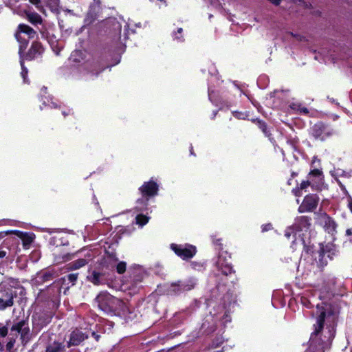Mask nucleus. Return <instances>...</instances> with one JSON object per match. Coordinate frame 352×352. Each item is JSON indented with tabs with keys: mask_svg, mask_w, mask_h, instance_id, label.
Instances as JSON below:
<instances>
[{
	"mask_svg": "<svg viewBox=\"0 0 352 352\" xmlns=\"http://www.w3.org/2000/svg\"><path fill=\"white\" fill-rule=\"evenodd\" d=\"M317 320L316 323L314 324V331L311 334V340L312 342L316 338H318L320 342L318 344L320 348L317 352H324L325 349L330 346L336 334V323L333 316H326L324 307L318 305L316 307Z\"/></svg>",
	"mask_w": 352,
	"mask_h": 352,
	"instance_id": "nucleus-1",
	"label": "nucleus"
},
{
	"mask_svg": "<svg viewBox=\"0 0 352 352\" xmlns=\"http://www.w3.org/2000/svg\"><path fill=\"white\" fill-rule=\"evenodd\" d=\"M334 133V130L323 122H318L311 128V134L316 140L324 141Z\"/></svg>",
	"mask_w": 352,
	"mask_h": 352,
	"instance_id": "nucleus-2",
	"label": "nucleus"
},
{
	"mask_svg": "<svg viewBox=\"0 0 352 352\" xmlns=\"http://www.w3.org/2000/svg\"><path fill=\"white\" fill-rule=\"evenodd\" d=\"M27 35L28 38H33L36 35V32L29 25L20 24L18 26V31L15 34L16 40L20 43L19 53H22L28 45V41L21 36V34Z\"/></svg>",
	"mask_w": 352,
	"mask_h": 352,
	"instance_id": "nucleus-3",
	"label": "nucleus"
},
{
	"mask_svg": "<svg viewBox=\"0 0 352 352\" xmlns=\"http://www.w3.org/2000/svg\"><path fill=\"white\" fill-rule=\"evenodd\" d=\"M96 300L98 301V302L99 304L98 305L99 307L103 310H105V311L108 310V309L107 307H105L104 302V300H107V301H109L110 302H116L118 303V306L120 307L121 314L123 316H126L127 314L131 313L129 307L126 303L123 302L122 301H120L118 299H116V298H113L111 296L101 294V295H99L97 296Z\"/></svg>",
	"mask_w": 352,
	"mask_h": 352,
	"instance_id": "nucleus-4",
	"label": "nucleus"
},
{
	"mask_svg": "<svg viewBox=\"0 0 352 352\" xmlns=\"http://www.w3.org/2000/svg\"><path fill=\"white\" fill-rule=\"evenodd\" d=\"M171 249L175 253L183 259H188L195 254L196 248L191 245H177L171 244Z\"/></svg>",
	"mask_w": 352,
	"mask_h": 352,
	"instance_id": "nucleus-5",
	"label": "nucleus"
},
{
	"mask_svg": "<svg viewBox=\"0 0 352 352\" xmlns=\"http://www.w3.org/2000/svg\"><path fill=\"white\" fill-rule=\"evenodd\" d=\"M319 202V197L316 195H308L305 197L302 204L298 208L299 212H311L316 208Z\"/></svg>",
	"mask_w": 352,
	"mask_h": 352,
	"instance_id": "nucleus-6",
	"label": "nucleus"
},
{
	"mask_svg": "<svg viewBox=\"0 0 352 352\" xmlns=\"http://www.w3.org/2000/svg\"><path fill=\"white\" fill-rule=\"evenodd\" d=\"M16 294L11 289H2L0 288V311H3L14 305V298Z\"/></svg>",
	"mask_w": 352,
	"mask_h": 352,
	"instance_id": "nucleus-7",
	"label": "nucleus"
},
{
	"mask_svg": "<svg viewBox=\"0 0 352 352\" xmlns=\"http://www.w3.org/2000/svg\"><path fill=\"white\" fill-rule=\"evenodd\" d=\"M318 221L328 233L333 235L336 232V222L326 213H322L318 216Z\"/></svg>",
	"mask_w": 352,
	"mask_h": 352,
	"instance_id": "nucleus-8",
	"label": "nucleus"
},
{
	"mask_svg": "<svg viewBox=\"0 0 352 352\" xmlns=\"http://www.w3.org/2000/svg\"><path fill=\"white\" fill-rule=\"evenodd\" d=\"M196 281L194 279H190L186 281H179L178 283H172L170 285V292L174 294H179L182 292L189 291L194 288Z\"/></svg>",
	"mask_w": 352,
	"mask_h": 352,
	"instance_id": "nucleus-9",
	"label": "nucleus"
},
{
	"mask_svg": "<svg viewBox=\"0 0 352 352\" xmlns=\"http://www.w3.org/2000/svg\"><path fill=\"white\" fill-rule=\"evenodd\" d=\"M295 228L296 234L298 232H307L311 226L310 219L306 216L298 217L295 219L294 223Z\"/></svg>",
	"mask_w": 352,
	"mask_h": 352,
	"instance_id": "nucleus-10",
	"label": "nucleus"
},
{
	"mask_svg": "<svg viewBox=\"0 0 352 352\" xmlns=\"http://www.w3.org/2000/svg\"><path fill=\"white\" fill-rule=\"evenodd\" d=\"M140 190L143 196H154L157 192L158 186L156 183L151 181L145 182L140 188Z\"/></svg>",
	"mask_w": 352,
	"mask_h": 352,
	"instance_id": "nucleus-11",
	"label": "nucleus"
},
{
	"mask_svg": "<svg viewBox=\"0 0 352 352\" xmlns=\"http://www.w3.org/2000/svg\"><path fill=\"white\" fill-rule=\"evenodd\" d=\"M88 336L79 330L74 331L70 336L68 342V347L71 346L78 345L81 342L87 338Z\"/></svg>",
	"mask_w": 352,
	"mask_h": 352,
	"instance_id": "nucleus-12",
	"label": "nucleus"
},
{
	"mask_svg": "<svg viewBox=\"0 0 352 352\" xmlns=\"http://www.w3.org/2000/svg\"><path fill=\"white\" fill-rule=\"evenodd\" d=\"M44 49L42 45L40 43L35 41L32 44L26 57L28 59H32L41 55Z\"/></svg>",
	"mask_w": 352,
	"mask_h": 352,
	"instance_id": "nucleus-13",
	"label": "nucleus"
},
{
	"mask_svg": "<svg viewBox=\"0 0 352 352\" xmlns=\"http://www.w3.org/2000/svg\"><path fill=\"white\" fill-rule=\"evenodd\" d=\"M91 260V258L90 256H86L85 258H79L78 260H76L74 261L69 263L67 265V268L69 270H78V269L84 267L85 265H86Z\"/></svg>",
	"mask_w": 352,
	"mask_h": 352,
	"instance_id": "nucleus-14",
	"label": "nucleus"
},
{
	"mask_svg": "<svg viewBox=\"0 0 352 352\" xmlns=\"http://www.w3.org/2000/svg\"><path fill=\"white\" fill-rule=\"evenodd\" d=\"M10 232L21 238L23 241V245H30L34 238L33 234L24 233L19 230H10Z\"/></svg>",
	"mask_w": 352,
	"mask_h": 352,
	"instance_id": "nucleus-15",
	"label": "nucleus"
},
{
	"mask_svg": "<svg viewBox=\"0 0 352 352\" xmlns=\"http://www.w3.org/2000/svg\"><path fill=\"white\" fill-rule=\"evenodd\" d=\"M25 14H26L27 19H28V21L30 23H32L33 24H37V23H41V21H42L41 17L37 13L25 11Z\"/></svg>",
	"mask_w": 352,
	"mask_h": 352,
	"instance_id": "nucleus-16",
	"label": "nucleus"
},
{
	"mask_svg": "<svg viewBox=\"0 0 352 352\" xmlns=\"http://www.w3.org/2000/svg\"><path fill=\"white\" fill-rule=\"evenodd\" d=\"M101 276H102V274L100 273L94 271L92 272L91 275H90L88 277V279L90 282H91L94 285H98L102 284V283L101 280Z\"/></svg>",
	"mask_w": 352,
	"mask_h": 352,
	"instance_id": "nucleus-17",
	"label": "nucleus"
},
{
	"mask_svg": "<svg viewBox=\"0 0 352 352\" xmlns=\"http://www.w3.org/2000/svg\"><path fill=\"white\" fill-rule=\"evenodd\" d=\"M64 347L61 343L54 342L47 348L46 352H63Z\"/></svg>",
	"mask_w": 352,
	"mask_h": 352,
	"instance_id": "nucleus-18",
	"label": "nucleus"
},
{
	"mask_svg": "<svg viewBox=\"0 0 352 352\" xmlns=\"http://www.w3.org/2000/svg\"><path fill=\"white\" fill-rule=\"evenodd\" d=\"M327 257H329V255L328 254L327 256H326V253L324 251L320 252L319 258L318 261L320 267L322 268L327 265Z\"/></svg>",
	"mask_w": 352,
	"mask_h": 352,
	"instance_id": "nucleus-19",
	"label": "nucleus"
},
{
	"mask_svg": "<svg viewBox=\"0 0 352 352\" xmlns=\"http://www.w3.org/2000/svg\"><path fill=\"white\" fill-rule=\"evenodd\" d=\"M310 186H313L312 181L310 178H309V179L307 181L302 182V183L300 184V188L297 189L296 190V192H295L296 196H300V195L299 193L300 190H306L307 188Z\"/></svg>",
	"mask_w": 352,
	"mask_h": 352,
	"instance_id": "nucleus-20",
	"label": "nucleus"
},
{
	"mask_svg": "<svg viewBox=\"0 0 352 352\" xmlns=\"http://www.w3.org/2000/svg\"><path fill=\"white\" fill-rule=\"evenodd\" d=\"M25 322L24 321H21V322H18L17 324H14L12 327L11 330L13 331H16L18 333H20L21 331H24L25 330Z\"/></svg>",
	"mask_w": 352,
	"mask_h": 352,
	"instance_id": "nucleus-21",
	"label": "nucleus"
},
{
	"mask_svg": "<svg viewBox=\"0 0 352 352\" xmlns=\"http://www.w3.org/2000/svg\"><path fill=\"white\" fill-rule=\"evenodd\" d=\"M47 5L52 12L58 11L59 0H47Z\"/></svg>",
	"mask_w": 352,
	"mask_h": 352,
	"instance_id": "nucleus-22",
	"label": "nucleus"
},
{
	"mask_svg": "<svg viewBox=\"0 0 352 352\" xmlns=\"http://www.w3.org/2000/svg\"><path fill=\"white\" fill-rule=\"evenodd\" d=\"M148 221V218L143 214H138L136 217V222L140 226H144Z\"/></svg>",
	"mask_w": 352,
	"mask_h": 352,
	"instance_id": "nucleus-23",
	"label": "nucleus"
},
{
	"mask_svg": "<svg viewBox=\"0 0 352 352\" xmlns=\"http://www.w3.org/2000/svg\"><path fill=\"white\" fill-rule=\"evenodd\" d=\"M29 1L35 6V7L36 8V9L40 11V12H44V8H43V6L41 5V1L40 0H29Z\"/></svg>",
	"mask_w": 352,
	"mask_h": 352,
	"instance_id": "nucleus-24",
	"label": "nucleus"
},
{
	"mask_svg": "<svg viewBox=\"0 0 352 352\" xmlns=\"http://www.w3.org/2000/svg\"><path fill=\"white\" fill-rule=\"evenodd\" d=\"M67 280L72 284L74 285L78 279V273L69 274L67 275Z\"/></svg>",
	"mask_w": 352,
	"mask_h": 352,
	"instance_id": "nucleus-25",
	"label": "nucleus"
},
{
	"mask_svg": "<svg viewBox=\"0 0 352 352\" xmlns=\"http://www.w3.org/2000/svg\"><path fill=\"white\" fill-rule=\"evenodd\" d=\"M117 272L119 274H122L126 271V263L124 262H120L116 267Z\"/></svg>",
	"mask_w": 352,
	"mask_h": 352,
	"instance_id": "nucleus-26",
	"label": "nucleus"
},
{
	"mask_svg": "<svg viewBox=\"0 0 352 352\" xmlns=\"http://www.w3.org/2000/svg\"><path fill=\"white\" fill-rule=\"evenodd\" d=\"M182 32H183L182 28H178L176 34L174 36V39L177 40L179 42L183 41L184 38H183V36H182Z\"/></svg>",
	"mask_w": 352,
	"mask_h": 352,
	"instance_id": "nucleus-27",
	"label": "nucleus"
},
{
	"mask_svg": "<svg viewBox=\"0 0 352 352\" xmlns=\"http://www.w3.org/2000/svg\"><path fill=\"white\" fill-rule=\"evenodd\" d=\"M294 234V235H296L297 234H296V230H295V228L294 227V226H291V227H289L287 228V230H285V235L287 238H289L290 236Z\"/></svg>",
	"mask_w": 352,
	"mask_h": 352,
	"instance_id": "nucleus-28",
	"label": "nucleus"
},
{
	"mask_svg": "<svg viewBox=\"0 0 352 352\" xmlns=\"http://www.w3.org/2000/svg\"><path fill=\"white\" fill-rule=\"evenodd\" d=\"M8 327L3 324L0 323V336L6 337L8 334Z\"/></svg>",
	"mask_w": 352,
	"mask_h": 352,
	"instance_id": "nucleus-29",
	"label": "nucleus"
},
{
	"mask_svg": "<svg viewBox=\"0 0 352 352\" xmlns=\"http://www.w3.org/2000/svg\"><path fill=\"white\" fill-rule=\"evenodd\" d=\"M21 69H22V71H21V76H22V77L23 78L24 82H25V78H26V76H27V74H28V69H27V68H25L24 67L23 60H21Z\"/></svg>",
	"mask_w": 352,
	"mask_h": 352,
	"instance_id": "nucleus-30",
	"label": "nucleus"
},
{
	"mask_svg": "<svg viewBox=\"0 0 352 352\" xmlns=\"http://www.w3.org/2000/svg\"><path fill=\"white\" fill-rule=\"evenodd\" d=\"M346 194L347 195V205L350 211L352 212V197L350 195H349L348 192L346 191Z\"/></svg>",
	"mask_w": 352,
	"mask_h": 352,
	"instance_id": "nucleus-31",
	"label": "nucleus"
},
{
	"mask_svg": "<svg viewBox=\"0 0 352 352\" xmlns=\"http://www.w3.org/2000/svg\"><path fill=\"white\" fill-rule=\"evenodd\" d=\"M320 175H321V172L318 169H315L309 173V178H310L311 179V177H313V176L320 177Z\"/></svg>",
	"mask_w": 352,
	"mask_h": 352,
	"instance_id": "nucleus-32",
	"label": "nucleus"
},
{
	"mask_svg": "<svg viewBox=\"0 0 352 352\" xmlns=\"http://www.w3.org/2000/svg\"><path fill=\"white\" fill-rule=\"evenodd\" d=\"M232 272V268L230 266H226L225 267V270H222V273L226 275H228V274H231Z\"/></svg>",
	"mask_w": 352,
	"mask_h": 352,
	"instance_id": "nucleus-33",
	"label": "nucleus"
},
{
	"mask_svg": "<svg viewBox=\"0 0 352 352\" xmlns=\"http://www.w3.org/2000/svg\"><path fill=\"white\" fill-rule=\"evenodd\" d=\"M147 199L146 200L142 199H138V204H142V206L138 208V210H142L144 209V206H146V202L147 201Z\"/></svg>",
	"mask_w": 352,
	"mask_h": 352,
	"instance_id": "nucleus-34",
	"label": "nucleus"
},
{
	"mask_svg": "<svg viewBox=\"0 0 352 352\" xmlns=\"http://www.w3.org/2000/svg\"><path fill=\"white\" fill-rule=\"evenodd\" d=\"M9 234H11L10 230L6 231V232H0V239L3 238L4 236H6V235H8Z\"/></svg>",
	"mask_w": 352,
	"mask_h": 352,
	"instance_id": "nucleus-35",
	"label": "nucleus"
},
{
	"mask_svg": "<svg viewBox=\"0 0 352 352\" xmlns=\"http://www.w3.org/2000/svg\"><path fill=\"white\" fill-rule=\"evenodd\" d=\"M29 332V329L25 327V330L24 331H21L20 333L21 335V337L24 338Z\"/></svg>",
	"mask_w": 352,
	"mask_h": 352,
	"instance_id": "nucleus-36",
	"label": "nucleus"
},
{
	"mask_svg": "<svg viewBox=\"0 0 352 352\" xmlns=\"http://www.w3.org/2000/svg\"><path fill=\"white\" fill-rule=\"evenodd\" d=\"M268 1L275 6H278L281 2V0H268Z\"/></svg>",
	"mask_w": 352,
	"mask_h": 352,
	"instance_id": "nucleus-37",
	"label": "nucleus"
},
{
	"mask_svg": "<svg viewBox=\"0 0 352 352\" xmlns=\"http://www.w3.org/2000/svg\"><path fill=\"white\" fill-rule=\"evenodd\" d=\"M299 111L301 113H304L305 114L308 113L309 111L306 107H300L299 108Z\"/></svg>",
	"mask_w": 352,
	"mask_h": 352,
	"instance_id": "nucleus-38",
	"label": "nucleus"
},
{
	"mask_svg": "<svg viewBox=\"0 0 352 352\" xmlns=\"http://www.w3.org/2000/svg\"><path fill=\"white\" fill-rule=\"evenodd\" d=\"M13 346V342H9L7 345H6V347L8 350L11 349Z\"/></svg>",
	"mask_w": 352,
	"mask_h": 352,
	"instance_id": "nucleus-39",
	"label": "nucleus"
},
{
	"mask_svg": "<svg viewBox=\"0 0 352 352\" xmlns=\"http://www.w3.org/2000/svg\"><path fill=\"white\" fill-rule=\"evenodd\" d=\"M103 69H104V68L102 67V68L100 69V70H99V71H97V72H95V69H93V70H91V72H92L94 74L98 75V74L100 72H101Z\"/></svg>",
	"mask_w": 352,
	"mask_h": 352,
	"instance_id": "nucleus-40",
	"label": "nucleus"
},
{
	"mask_svg": "<svg viewBox=\"0 0 352 352\" xmlns=\"http://www.w3.org/2000/svg\"><path fill=\"white\" fill-rule=\"evenodd\" d=\"M271 226H272L270 225V224L265 226V227L263 228V231H265V230H267L270 229Z\"/></svg>",
	"mask_w": 352,
	"mask_h": 352,
	"instance_id": "nucleus-41",
	"label": "nucleus"
},
{
	"mask_svg": "<svg viewBox=\"0 0 352 352\" xmlns=\"http://www.w3.org/2000/svg\"><path fill=\"white\" fill-rule=\"evenodd\" d=\"M6 253L4 251H0V258H3L6 256Z\"/></svg>",
	"mask_w": 352,
	"mask_h": 352,
	"instance_id": "nucleus-42",
	"label": "nucleus"
},
{
	"mask_svg": "<svg viewBox=\"0 0 352 352\" xmlns=\"http://www.w3.org/2000/svg\"><path fill=\"white\" fill-rule=\"evenodd\" d=\"M346 233L349 236L352 235V229H347Z\"/></svg>",
	"mask_w": 352,
	"mask_h": 352,
	"instance_id": "nucleus-43",
	"label": "nucleus"
},
{
	"mask_svg": "<svg viewBox=\"0 0 352 352\" xmlns=\"http://www.w3.org/2000/svg\"><path fill=\"white\" fill-rule=\"evenodd\" d=\"M80 54V52H78V51H77V52H74V53H73V54L72 55V57H74V56H75L76 55H77V54Z\"/></svg>",
	"mask_w": 352,
	"mask_h": 352,
	"instance_id": "nucleus-44",
	"label": "nucleus"
},
{
	"mask_svg": "<svg viewBox=\"0 0 352 352\" xmlns=\"http://www.w3.org/2000/svg\"><path fill=\"white\" fill-rule=\"evenodd\" d=\"M97 65H98V63H95L94 67H96Z\"/></svg>",
	"mask_w": 352,
	"mask_h": 352,
	"instance_id": "nucleus-45",
	"label": "nucleus"
},
{
	"mask_svg": "<svg viewBox=\"0 0 352 352\" xmlns=\"http://www.w3.org/2000/svg\"><path fill=\"white\" fill-rule=\"evenodd\" d=\"M190 153H191V154H193V153H192V149L190 150Z\"/></svg>",
	"mask_w": 352,
	"mask_h": 352,
	"instance_id": "nucleus-46",
	"label": "nucleus"
}]
</instances>
